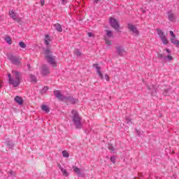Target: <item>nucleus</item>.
<instances>
[{
	"label": "nucleus",
	"mask_w": 179,
	"mask_h": 179,
	"mask_svg": "<svg viewBox=\"0 0 179 179\" xmlns=\"http://www.w3.org/2000/svg\"><path fill=\"white\" fill-rule=\"evenodd\" d=\"M7 58L12 64H14V65H20V63L22 62V59L14 56L12 54L7 55Z\"/></svg>",
	"instance_id": "4"
},
{
	"label": "nucleus",
	"mask_w": 179,
	"mask_h": 179,
	"mask_svg": "<svg viewBox=\"0 0 179 179\" xmlns=\"http://www.w3.org/2000/svg\"><path fill=\"white\" fill-rule=\"evenodd\" d=\"M8 82L13 87H17L22 81V74L17 71L13 70L12 74L8 73Z\"/></svg>",
	"instance_id": "1"
},
{
	"label": "nucleus",
	"mask_w": 179,
	"mask_h": 179,
	"mask_svg": "<svg viewBox=\"0 0 179 179\" xmlns=\"http://www.w3.org/2000/svg\"><path fill=\"white\" fill-rule=\"evenodd\" d=\"M104 78L107 82H110V76H108V75L106 74Z\"/></svg>",
	"instance_id": "35"
},
{
	"label": "nucleus",
	"mask_w": 179,
	"mask_h": 179,
	"mask_svg": "<svg viewBox=\"0 0 179 179\" xmlns=\"http://www.w3.org/2000/svg\"><path fill=\"white\" fill-rule=\"evenodd\" d=\"M106 34L105 37L106 44H107V45H111V41L108 40V38H113V32L110 30H106Z\"/></svg>",
	"instance_id": "7"
},
{
	"label": "nucleus",
	"mask_w": 179,
	"mask_h": 179,
	"mask_svg": "<svg viewBox=\"0 0 179 179\" xmlns=\"http://www.w3.org/2000/svg\"><path fill=\"white\" fill-rule=\"evenodd\" d=\"M54 27H55L57 31H59V33L62 32V27L59 24H55L54 25Z\"/></svg>",
	"instance_id": "20"
},
{
	"label": "nucleus",
	"mask_w": 179,
	"mask_h": 179,
	"mask_svg": "<svg viewBox=\"0 0 179 179\" xmlns=\"http://www.w3.org/2000/svg\"><path fill=\"white\" fill-rule=\"evenodd\" d=\"M99 0H94V1L95 2V3H98Z\"/></svg>",
	"instance_id": "40"
},
{
	"label": "nucleus",
	"mask_w": 179,
	"mask_h": 179,
	"mask_svg": "<svg viewBox=\"0 0 179 179\" xmlns=\"http://www.w3.org/2000/svg\"><path fill=\"white\" fill-rule=\"evenodd\" d=\"M73 171L78 174V176H80L81 172H80V169L76 167V166H73Z\"/></svg>",
	"instance_id": "22"
},
{
	"label": "nucleus",
	"mask_w": 179,
	"mask_h": 179,
	"mask_svg": "<svg viewBox=\"0 0 179 179\" xmlns=\"http://www.w3.org/2000/svg\"><path fill=\"white\" fill-rule=\"evenodd\" d=\"M30 80H31V82H34V83H36V82H37V78H36V76L31 74L30 75Z\"/></svg>",
	"instance_id": "25"
},
{
	"label": "nucleus",
	"mask_w": 179,
	"mask_h": 179,
	"mask_svg": "<svg viewBox=\"0 0 179 179\" xmlns=\"http://www.w3.org/2000/svg\"><path fill=\"white\" fill-rule=\"evenodd\" d=\"M50 41H51V39L50 38V36L45 35V39H44V43H45V45H49Z\"/></svg>",
	"instance_id": "19"
},
{
	"label": "nucleus",
	"mask_w": 179,
	"mask_h": 179,
	"mask_svg": "<svg viewBox=\"0 0 179 179\" xmlns=\"http://www.w3.org/2000/svg\"><path fill=\"white\" fill-rule=\"evenodd\" d=\"M164 96H169V94H170V92H169V90H166L164 93H163Z\"/></svg>",
	"instance_id": "33"
},
{
	"label": "nucleus",
	"mask_w": 179,
	"mask_h": 179,
	"mask_svg": "<svg viewBox=\"0 0 179 179\" xmlns=\"http://www.w3.org/2000/svg\"><path fill=\"white\" fill-rule=\"evenodd\" d=\"M116 52L119 57H124L127 54L125 49L121 45L116 47Z\"/></svg>",
	"instance_id": "8"
},
{
	"label": "nucleus",
	"mask_w": 179,
	"mask_h": 179,
	"mask_svg": "<svg viewBox=\"0 0 179 179\" xmlns=\"http://www.w3.org/2000/svg\"><path fill=\"white\" fill-rule=\"evenodd\" d=\"M168 19L170 22H176V15L172 11L168 12Z\"/></svg>",
	"instance_id": "14"
},
{
	"label": "nucleus",
	"mask_w": 179,
	"mask_h": 179,
	"mask_svg": "<svg viewBox=\"0 0 179 179\" xmlns=\"http://www.w3.org/2000/svg\"><path fill=\"white\" fill-rule=\"evenodd\" d=\"M108 148L109 150H111V152H114V147L113 145L109 144Z\"/></svg>",
	"instance_id": "32"
},
{
	"label": "nucleus",
	"mask_w": 179,
	"mask_h": 179,
	"mask_svg": "<svg viewBox=\"0 0 179 179\" xmlns=\"http://www.w3.org/2000/svg\"><path fill=\"white\" fill-rule=\"evenodd\" d=\"M170 34L171 36V42L172 43V44H174L175 45L179 44V41L176 39L174 32L173 31H170Z\"/></svg>",
	"instance_id": "10"
},
{
	"label": "nucleus",
	"mask_w": 179,
	"mask_h": 179,
	"mask_svg": "<svg viewBox=\"0 0 179 179\" xmlns=\"http://www.w3.org/2000/svg\"><path fill=\"white\" fill-rule=\"evenodd\" d=\"M53 94L55 95L57 99H58L59 100H65V99H66V97L64 96V95H62V94H61V91H59V90L54 91Z\"/></svg>",
	"instance_id": "11"
},
{
	"label": "nucleus",
	"mask_w": 179,
	"mask_h": 179,
	"mask_svg": "<svg viewBox=\"0 0 179 179\" xmlns=\"http://www.w3.org/2000/svg\"><path fill=\"white\" fill-rule=\"evenodd\" d=\"M165 61H169L170 62L171 61H173V57L171 56V55H167L166 57H164Z\"/></svg>",
	"instance_id": "27"
},
{
	"label": "nucleus",
	"mask_w": 179,
	"mask_h": 179,
	"mask_svg": "<svg viewBox=\"0 0 179 179\" xmlns=\"http://www.w3.org/2000/svg\"><path fill=\"white\" fill-rule=\"evenodd\" d=\"M42 75L45 76V75H48L50 73V70H48V67L47 66H43L42 68V71H41Z\"/></svg>",
	"instance_id": "16"
},
{
	"label": "nucleus",
	"mask_w": 179,
	"mask_h": 179,
	"mask_svg": "<svg viewBox=\"0 0 179 179\" xmlns=\"http://www.w3.org/2000/svg\"><path fill=\"white\" fill-rule=\"evenodd\" d=\"M62 154L63 157H69V153L66 150H63Z\"/></svg>",
	"instance_id": "26"
},
{
	"label": "nucleus",
	"mask_w": 179,
	"mask_h": 179,
	"mask_svg": "<svg viewBox=\"0 0 179 179\" xmlns=\"http://www.w3.org/2000/svg\"><path fill=\"white\" fill-rule=\"evenodd\" d=\"M71 118L72 121L76 126V128L77 129H80L82 128V118L80 116H79V113H78L77 110H73L71 111Z\"/></svg>",
	"instance_id": "2"
},
{
	"label": "nucleus",
	"mask_w": 179,
	"mask_h": 179,
	"mask_svg": "<svg viewBox=\"0 0 179 179\" xmlns=\"http://www.w3.org/2000/svg\"><path fill=\"white\" fill-rule=\"evenodd\" d=\"M128 28L130 30V31H132V33L134 34V36H138L139 35V31L138 30V28H136V26L129 24Z\"/></svg>",
	"instance_id": "9"
},
{
	"label": "nucleus",
	"mask_w": 179,
	"mask_h": 179,
	"mask_svg": "<svg viewBox=\"0 0 179 179\" xmlns=\"http://www.w3.org/2000/svg\"><path fill=\"white\" fill-rule=\"evenodd\" d=\"M45 58L48 64L52 65V66H57V60H55V56L51 55V51L47 49L45 50Z\"/></svg>",
	"instance_id": "3"
},
{
	"label": "nucleus",
	"mask_w": 179,
	"mask_h": 179,
	"mask_svg": "<svg viewBox=\"0 0 179 179\" xmlns=\"http://www.w3.org/2000/svg\"><path fill=\"white\" fill-rule=\"evenodd\" d=\"M42 111H44L46 113H50V108L46 105H41V106Z\"/></svg>",
	"instance_id": "18"
},
{
	"label": "nucleus",
	"mask_w": 179,
	"mask_h": 179,
	"mask_svg": "<svg viewBox=\"0 0 179 179\" xmlns=\"http://www.w3.org/2000/svg\"><path fill=\"white\" fill-rule=\"evenodd\" d=\"M94 66L99 78L101 79H104V76H103V73H101V68L100 66H99V64H94Z\"/></svg>",
	"instance_id": "12"
},
{
	"label": "nucleus",
	"mask_w": 179,
	"mask_h": 179,
	"mask_svg": "<svg viewBox=\"0 0 179 179\" xmlns=\"http://www.w3.org/2000/svg\"><path fill=\"white\" fill-rule=\"evenodd\" d=\"M176 45H177V46H179V43H178Z\"/></svg>",
	"instance_id": "42"
},
{
	"label": "nucleus",
	"mask_w": 179,
	"mask_h": 179,
	"mask_svg": "<svg viewBox=\"0 0 179 179\" xmlns=\"http://www.w3.org/2000/svg\"><path fill=\"white\" fill-rule=\"evenodd\" d=\"M5 41H6V43L8 44H12V38H10V36H7L5 38Z\"/></svg>",
	"instance_id": "23"
},
{
	"label": "nucleus",
	"mask_w": 179,
	"mask_h": 179,
	"mask_svg": "<svg viewBox=\"0 0 179 179\" xmlns=\"http://www.w3.org/2000/svg\"><path fill=\"white\" fill-rule=\"evenodd\" d=\"M59 2L62 3V5H66L68 3L66 0H59Z\"/></svg>",
	"instance_id": "31"
},
{
	"label": "nucleus",
	"mask_w": 179,
	"mask_h": 179,
	"mask_svg": "<svg viewBox=\"0 0 179 179\" xmlns=\"http://www.w3.org/2000/svg\"><path fill=\"white\" fill-rule=\"evenodd\" d=\"M48 90V87L45 86L43 88V90H41V94H45V93H47V91Z\"/></svg>",
	"instance_id": "28"
},
{
	"label": "nucleus",
	"mask_w": 179,
	"mask_h": 179,
	"mask_svg": "<svg viewBox=\"0 0 179 179\" xmlns=\"http://www.w3.org/2000/svg\"><path fill=\"white\" fill-rule=\"evenodd\" d=\"M87 36H89L90 37H93V33H92V32H88V33H87Z\"/></svg>",
	"instance_id": "38"
},
{
	"label": "nucleus",
	"mask_w": 179,
	"mask_h": 179,
	"mask_svg": "<svg viewBox=\"0 0 179 179\" xmlns=\"http://www.w3.org/2000/svg\"><path fill=\"white\" fill-rule=\"evenodd\" d=\"M59 169L61 170L63 176H64V177H68V176H69V173H68V171H66V169L62 168L61 166H59Z\"/></svg>",
	"instance_id": "17"
},
{
	"label": "nucleus",
	"mask_w": 179,
	"mask_h": 179,
	"mask_svg": "<svg viewBox=\"0 0 179 179\" xmlns=\"http://www.w3.org/2000/svg\"><path fill=\"white\" fill-rule=\"evenodd\" d=\"M74 53L76 54V55H77V57H80L82 55V52L79 49H76L74 50Z\"/></svg>",
	"instance_id": "24"
},
{
	"label": "nucleus",
	"mask_w": 179,
	"mask_h": 179,
	"mask_svg": "<svg viewBox=\"0 0 179 179\" xmlns=\"http://www.w3.org/2000/svg\"><path fill=\"white\" fill-rule=\"evenodd\" d=\"M110 162H112V163H115V157H111Z\"/></svg>",
	"instance_id": "36"
},
{
	"label": "nucleus",
	"mask_w": 179,
	"mask_h": 179,
	"mask_svg": "<svg viewBox=\"0 0 179 179\" xmlns=\"http://www.w3.org/2000/svg\"><path fill=\"white\" fill-rule=\"evenodd\" d=\"M0 87H2V85L0 84Z\"/></svg>",
	"instance_id": "41"
},
{
	"label": "nucleus",
	"mask_w": 179,
	"mask_h": 179,
	"mask_svg": "<svg viewBox=\"0 0 179 179\" xmlns=\"http://www.w3.org/2000/svg\"><path fill=\"white\" fill-rule=\"evenodd\" d=\"M14 101H15L17 104H19V106H22L24 101L22 96H16L14 99Z\"/></svg>",
	"instance_id": "13"
},
{
	"label": "nucleus",
	"mask_w": 179,
	"mask_h": 179,
	"mask_svg": "<svg viewBox=\"0 0 179 179\" xmlns=\"http://www.w3.org/2000/svg\"><path fill=\"white\" fill-rule=\"evenodd\" d=\"M19 45L21 48H26L27 47L26 43H24V42H20Z\"/></svg>",
	"instance_id": "30"
},
{
	"label": "nucleus",
	"mask_w": 179,
	"mask_h": 179,
	"mask_svg": "<svg viewBox=\"0 0 179 179\" xmlns=\"http://www.w3.org/2000/svg\"><path fill=\"white\" fill-rule=\"evenodd\" d=\"M44 3H45V0H41V6H44Z\"/></svg>",
	"instance_id": "37"
},
{
	"label": "nucleus",
	"mask_w": 179,
	"mask_h": 179,
	"mask_svg": "<svg viewBox=\"0 0 179 179\" xmlns=\"http://www.w3.org/2000/svg\"><path fill=\"white\" fill-rule=\"evenodd\" d=\"M66 101H69L71 104H75L78 103V99L73 98L72 96H69L67 98H65Z\"/></svg>",
	"instance_id": "15"
},
{
	"label": "nucleus",
	"mask_w": 179,
	"mask_h": 179,
	"mask_svg": "<svg viewBox=\"0 0 179 179\" xmlns=\"http://www.w3.org/2000/svg\"><path fill=\"white\" fill-rule=\"evenodd\" d=\"M131 117H126V122H127V124H129L131 122Z\"/></svg>",
	"instance_id": "34"
},
{
	"label": "nucleus",
	"mask_w": 179,
	"mask_h": 179,
	"mask_svg": "<svg viewBox=\"0 0 179 179\" xmlns=\"http://www.w3.org/2000/svg\"><path fill=\"white\" fill-rule=\"evenodd\" d=\"M109 23L113 29L120 30V23H118V21L115 18L110 17L109 18Z\"/></svg>",
	"instance_id": "6"
},
{
	"label": "nucleus",
	"mask_w": 179,
	"mask_h": 179,
	"mask_svg": "<svg viewBox=\"0 0 179 179\" xmlns=\"http://www.w3.org/2000/svg\"><path fill=\"white\" fill-rule=\"evenodd\" d=\"M157 33L163 44L167 45V44H169V40H167L166 35H164V32H163L162 29H157Z\"/></svg>",
	"instance_id": "5"
},
{
	"label": "nucleus",
	"mask_w": 179,
	"mask_h": 179,
	"mask_svg": "<svg viewBox=\"0 0 179 179\" xmlns=\"http://www.w3.org/2000/svg\"><path fill=\"white\" fill-rule=\"evenodd\" d=\"M148 89L149 90H151L152 94L156 92V88L155 87V85H151V87H148Z\"/></svg>",
	"instance_id": "29"
},
{
	"label": "nucleus",
	"mask_w": 179,
	"mask_h": 179,
	"mask_svg": "<svg viewBox=\"0 0 179 179\" xmlns=\"http://www.w3.org/2000/svg\"><path fill=\"white\" fill-rule=\"evenodd\" d=\"M165 50L167 52V54H170V52H171L169 49H166Z\"/></svg>",
	"instance_id": "39"
},
{
	"label": "nucleus",
	"mask_w": 179,
	"mask_h": 179,
	"mask_svg": "<svg viewBox=\"0 0 179 179\" xmlns=\"http://www.w3.org/2000/svg\"><path fill=\"white\" fill-rule=\"evenodd\" d=\"M9 15L10 17H12V19H13L14 20H16V19H17V15H16V13H15L13 10L10 11Z\"/></svg>",
	"instance_id": "21"
}]
</instances>
